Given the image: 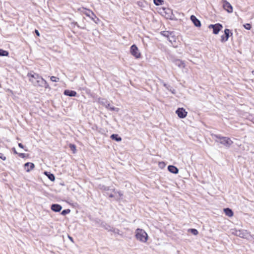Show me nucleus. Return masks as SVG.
Segmentation results:
<instances>
[{
	"label": "nucleus",
	"instance_id": "1",
	"mask_svg": "<svg viewBox=\"0 0 254 254\" xmlns=\"http://www.w3.org/2000/svg\"><path fill=\"white\" fill-rule=\"evenodd\" d=\"M27 77L29 78V81L33 86L35 87H43L45 89L50 88L47 81L38 74L31 71L28 73Z\"/></svg>",
	"mask_w": 254,
	"mask_h": 254
},
{
	"label": "nucleus",
	"instance_id": "2",
	"mask_svg": "<svg viewBox=\"0 0 254 254\" xmlns=\"http://www.w3.org/2000/svg\"><path fill=\"white\" fill-rule=\"evenodd\" d=\"M213 136L216 138L215 139L216 142L219 143L226 147H230L233 143V141L228 137L222 136L218 134H214Z\"/></svg>",
	"mask_w": 254,
	"mask_h": 254
},
{
	"label": "nucleus",
	"instance_id": "3",
	"mask_svg": "<svg viewBox=\"0 0 254 254\" xmlns=\"http://www.w3.org/2000/svg\"><path fill=\"white\" fill-rule=\"evenodd\" d=\"M135 237L138 241L142 243H146L148 240L147 234L142 229L137 228L135 230Z\"/></svg>",
	"mask_w": 254,
	"mask_h": 254
},
{
	"label": "nucleus",
	"instance_id": "4",
	"mask_svg": "<svg viewBox=\"0 0 254 254\" xmlns=\"http://www.w3.org/2000/svg\"><path fill=\"white\" fill-rule=\"evenodd\" d=\"M98 102L101 105L104 106L106 108H107L108 110H110V111H113L117 110L118 111V109L116 108L113 106L111 107L110 104L108 101L105 99L99 98Z\"/></svg>",
	"mask_w": 254,
	"mask_h": 254
},
{
	"label": "nucleus",
	"instance_id": "5",
	"mask_svg": "<svg viewBox=\"0 0 254 254\" xmlns=\"http://www.w3.org/2000/svg\"><path fill=\"white\" fill-rule=\"evenodd\" d=\"M130 52L131 54L136 59H139L140 58V53L139 52L138 48L135 45H133L131 46L130 49Z\"/></svg>",
	"mask_w": 254,
	"mask_h": 254
},
{
	"label": "nucleus",
	"instance_id": "6",
	"mask_svg": "<svg viewBox=\"0 0 254 254\" xmlns=\"http://www.w3.org/2000/svg\"><path fill=\"white\" fill-rule=\"evenodd\" d=\"M84 13L88 17H89L92 20H93L96 24L98 23L99 21V18L95 15V14L90 10H86Z\"/></svg>",
	"mask_w": 254,
	"mask_h": 254
},
{
	"label": "nucleus",
	"instance_id": "7",
	"mask_svg": "<svg viewBox=\"0 0 254 254\" xmlns=\"http://www.w3.org/2000/svg\"><path fill=\"white\" fill-rule=\"evenodd\" d=\"M176 114L180 118H185L187 117L188 112L183 108H179L176 111Z\"/></svg>",
	"mask_w": 254,
	"mask_h": 254
},
{
	"label": "nucleus",
	"instance_id": "8",
	"mask_svg": "<svg viewBox=\"0 0 254 254\" xmlns=\"http://www.w3.org/2000/svg\"><path fill=\"white\" fill-rule=\"evenodd\" d=\"M222 2L224 9L228 13H232L233 12V7L231 4L226 0H222Z\"/></svg>",
	"mask_w": 254,
	"mask_h": 254
},
{
	"label": "nucleus",
	"instance_id": "9",
	"mask_svg": "<svg viewBox=\"0 0 254 254\" xmlns=\"http://www.w3.org/2000/svg\"><path fill=\"white\" fill-rule=\"evenodd\" d=\"M34 164L33 163L27 162L24 164V168L26 172H29L34 168Z\"/></svg>",
	"mask_w": 254,
	"mask_h": 254
},
{
	"label": "nucleus",
	"instance_id": "10",
	"mask_svg": "<svg viewBox=\"0 0 254 254\" xmlns=\"http://www.w3.org/2000/svg\"><path fill=\"white\" fill-rule=\"evenodd\" d=\"M190 20L195 26L200 27L201 26L200 21L194 15H191Z\"/></svg>",
	"mask_w": 254,
	"mask_h": 254
},
{
	"label": "nucleus",
	"instance_id": "11",
	"mask_svg": "<svg viewBox=\"0 0 254 254\" xmlns=\"http://www.w3.org/2000/svg\"><path fill=\"white\" fill-rule=\"evenodd\" d=\"M223 26L222 24L219 23L215 24V26H214L213 29V33L214 34H217L222 29Z\"/></svg>",
	"mask_w": 254,
	"mask_h": 254
},
{
	"label": "nucleus",
	"instance_id": "12",
	"mask_svg": "<svg viewBox=\"0 0 254 254\" xmlns=\"http://www.w3.org/2000/svg\"><path fill=\"white\" fill-rule=\"evenodd\" d=\"M62 207L60 204H54L51 206V209L55 212H60L62 210Z\"/></svg>",
	"mask_w": 254,
	"mask_h": 254
},
{
	"label": "nucleus",
	"instance_id": "13",
	"mask_svg": "<svg viewBox=\"0 0 254 254\" xmlns=\"http://www.w3.org/2000/svg\"><path fill=\"white\" fill-rule=\"evenodd\" d=\"M64 94L66 96H68L70 97H75L76 96L77 93L75 91L69 90H65L64 91Z\"/></svg>",
	"mask_w": 254,
	"mask_h": 254
},
{
	"label": "nucleus",
	"instance_id": "14",
	"mask_svg": "<svg viewBox=\"0 0 254 254\" xmlns=\"http://www.w3.org/2000/svg\"><path fill=\"white\" fill-rule=\"evenodd\" d=\"M168 169L169 172L175 174L178 173L179 172L178 169L176 167L173 165H169L168 167Z\"/></svg>",
	"mask_w": 254,
	"mask_h": 254
},
{
	"label": "nucleus",
	"instance_id": "15",
	"mask_svg": "<svg viewBox=\"0 0 254 254\" xmlns=\"http://www.w3.org/2000/svg\"><path fill=\"white\" fill-rule=\"evenodd\" d=\"M175 64L176 65H177L179 67L185 68V67H186V64H185L184 62H183L180 60H175Z\"/></svg>",
	"mask_w": 254,
	"mask_h": 254
},
{
	"label": "nucleus",
	"instance_id": "16",
	"mask_svg": "<svg viewBox=\"0 0 254 254\" xmlns=\"http://www.w3.org/2000/svg\"><path fill=\"white\" fill-rule=\"evenodd\" d=\"M169 41L173 45L175 44L176 42V37L174 36V33L172 32L168 38Z\"/></svg>",
	"mask_w": 254,
	"mask_h": 254
},
{
	"label": "nucleus",
	"instance_id": "17",
	"mask_svg": "<svg viewBox=\"0 0 254 254\" xmlns=\"http://www.w3.org/2000/svg\"><path fill=\"white\" fill-rule=\"evenodd\" d=\"M224 211L225 214L229 217H232L233 216V212L231 209L229 208H224Z\"/></svg>",
	"mask_w": 254,
	"mask_h": 254
},
{
	"label": "nucleus",
	"instance_id": "18",
	"mask_svg": "<svg viewBox=\"0 0 254 254\" xmlns=\"http://www.w3.org/2000/svg\"><path fill=\"white\" fill-rule=\"evenodd\" d=\"M111 138L112 139L115 140L117 141H120L122 140V138L117 134H113L111 135Z\"/></svg>",
	"mask_w": 254,
	"mask_h": 254
},
{
	"label": "nucleus",
	"instance_id": "19",
	"mask_svg": "<svg viewBox=\"0 0 254 254\" xmlns=\"http://www.w3.org/2000/svg\"><path fill=\"white\" fill-rule=\"evenodd\" d=\"M45 174L47 176L48 178L52 181H54L55 179V176L53 174H51L47 172H45Z\"/></svg>",
	"mask_w": 254,
	"mask_h": 254
},
{
	"label": "nucleus",
	"instance_id": "20",
	"mask_svg": "<svg viewBox=\"0 0 254 254\" xmlns=\"http://www.w3.org/2000/svg\"><path fill=\"white\" fill-rule=\"evenodd\" d=\"M8 52L7 51L0 49V56H8Z\"/></svg>",
	"mask_w": 254,
	"mask_h": 254
},
{
	"label": "nucleus",
	"instance_id": "21",
	"mask_svg": "<svg viewBox=\"0 0 254 254\" xmlns=\"http://www.w3.org/2000/svg\"><path fill=\"white\" fill-rule=\"evenodd\" d=\"M172 33L169 31H164L162 32V35L168 38Z\"/></svg>",
	"mask_w": 254,
	"mask_h": 254
},
{
	"label": "nucleus",
	"instance_id": "22",
	"mask_svg": "<svg viewBox=\"0 0 254 254\" xmlns=\"http://www.w3.org/2000/svg\"><path fill=\"white\" fill-rule=\"evenodd\" d=\"M69 146L70 149L72 151L73 153H75L76 151L75 145L74 144H70Z\"/></svg>",
	"mask_w": 254,
	"mask_h": 254
},
{
	"label": "nucleus",
	"instance_id": "23",
	"mask_svg": "<svg viewBox=\"0 0 254 254\" xmlns=\"http://www.w3.org/2000/svg\"><path fill=\"white\" fill-rule=\"evenodd\" d=\"M230 32V31L229 29H226L224 31V33H225V37L226 38V39L227 40H228V38L229 37V33Z\"/></svg>",
	"mask_w": 254,
	"mask_h": 254
},
{
	"label": "nucleus",
	"instance_id": "24",
	"mask_svg": "<svg viewBox=\"0 0 254 254\" xmlns=\"http://www.w3.org/2000/svg\"><path fill=\"white\" fill-rule=\"evenodd\" d=\"M189 231L191 232L194 235H197L198 234V231L195 229H190L189 230Z\"/></svg>",
	"mask_w": 254,
	"mask_h": 254
},
{
	"label": "nucleus",
	"instance_id": "25",
	"mask_svg": "<svg viewBox=\"0 0 254 254\" xmlns=\"http://www.w3.org/2000/svg\"><path fill=\"white\" fill-rule=\"evenodd\" d=\"M161 82L163 84V86L168 90H170V88H172V87L169 85H168L166 83H164L162 80L161 81Z\"/></svg>",
	"mask_w": 254,
	"mask_h": 254
},
{
	"label": "nucleus",
	"instance_id": "26",
	"mask_svg": "<svg viewBox=\"0 0 254 254\" xmlns=\"http://www.w3.org/2000/svg\"><path fill=\"white\" fill-rule=\"evenodd\" d=\"M50 79L53 82H58L59 81V78L54 76H51Z\"/></svg>",
	"mask_w": 254,
	"mask_h": 254
},
{
	"label": "nucleus",
	"instance_id": "27",
	"mask_svg": "<svg viewBox=\"0 0 254 254\" xmlns=\"http://www.w3.org/2000/svg\"><path fill=\"white\" fill-rule=\"evenodd\" d=\"M154 2L156 5H159L162 4L163 0H154Z\"/></svg>",
	"mask_w": 254,
	"mask_h": 254
},
{
	"label": "nucleus",
	"instance_id": "28",
	"mask_svg": "<svg viewBox=\"0 0 254 254\" xmlns=\"http://www.w3.org/2000/svg\"><path fill=\"white\" fill-rule=\"evenodd\" d=\"M69 212H70V210L69 209H64V210L62 211V212L61 213V214L63 215H65L66 214L69 213Z\"/></svg>",
	"mask_w": 254,
	"mask_h": 254
},
{
	"label": "nucleus",
	"instance_id": "29",
	"mask_svg": "<svg viewBox=\"0 0 254 254\" xmlns=\"http://www.w3.org/2000/svg\"><path fill=\"white\" fill-rule=\"evenodd\" d=\"M244 27L247 30H250L251 28V25L249 23H247L244 25Z\"/></svg>",
	"mask_w": 254,
	"mask_h": 254
},
{
	"label": "nucleus",
	"instance_id": "30",
	"mask_svg": "<svg viewBox=\"0 0 254 254\" xmlns=\"http://www.w3.org/2000/svg\"><path fill=\"white\" fill-rule=\"evenodd\" d=\"M18 155L22 158H24L26 156V155L23 153H18Z\"/></svg>",
	"mask_w": 254,
	"mask_h": 254
},
{
	"label": "nucleus",
	"instance_id": "31",
	"mask_svg": "<svg viewBox=\"0 0 254 254\" xmlns=\"http://www.w3.org/2000/svg\"><path fill=\"white\" fill-rule=\"evenodd\" d=\"M228 40L226 39V38L225 37V36L224 35H222L221 36V41L222 42H226Z\"/></svg>",
	"mask_w": 254,
	"mask_h": 254
},
{
	"label": "nucleus",
	"instance_id": "32",
	"mask_svg": "<svg viewBox=\"0 0 254 254\" xmlns=\"http://www.w3.org/2000/svg\"><path fill=\"white\" fill-rule=\"evenodd\" d=\"M111 231H113L114 233H117V234H119V229H111L110 230Z\"/></svg>",
	"mask_w": 254,
	"mask_h": 254
},
{
	"label": "nucleus",
	"instance_id": "33",
	"mask_svg": "<svg viewBox=\"0 0 254 254\" xmlns=\"http://www.w3.org/2000/svg\"><path fill=\"white\" fill-rule=\"evenodd\" d=\"M0 158H1L2 160H6V157L4 156L2 153H0Z\"/></svg>",
	"mask_w": 254,
	"mask_h": 254
},
{
	"label": "nucleus",
	"instance_id": "34",
	"mask_svg": "<svg viewBox=\"0 0 254 254\" xmlns=\"http://www.w3.org/2000/svg\"><path fill=\"white\" fill-rule=\"evenodd\" d=\"M115 193L116 194V196H117V197L119 196H121L123 194L121 193V192H119V191H118V192H116L115 191Z\"/></svg>",
	"mask_w": 254,
	"mask_h": 254
},
{
	"label": "nucleus",
	"instance_id": "35",
	"mask_svg": "<svg viewBox=\"0 0 254 254\" xmlns=\"http://www.w3.org/2000/svg\"><path fill=\"white\" fill-rule=\"evenodd\" d=\"M169 91L174 94H175L176 92L175 90L173 89L172 87L170 88Z\"/></svg>",
	"mask_w": 254,
	"mask_h": 254
},
{
	"label": "nucleus",
	"instance_id": "36",
	"mask_svg": "<svg viewBox=\"0 0 254 254\" xmlns=\"http://www.w3.org/2000/svg\"><path fill=\"white\" fill-rule=\"evenodd\" d=\"M214 26H215V24H214V25L213 24H210V25H209L208 28H210H210L213 29Z\"/></svg>",
	"mask_w": 254,
	"mask_h": 254
},
{
	"label": "nucleus",
	"instance_id": "37",
	"mask_svg": "<svg viewBox=\"0 0 254 254\" xmlns=\"http://www.w3.org/2000/svg\"><path fill=\"white\" fill-rule=\"evenodd\" d=\"M18 146H19V147H20L21 148H24V146H23V145L22 143H18Z\"/></svg>",
	"mask_w": 254,
	"mask_h": 254
},
{
	"label": "nucleus",
	"instance_id": "38",
	"mask_svg": "<svg viewBox=\"0 0 254 254\" xmlns=\"http://www.w3.org/2000/svg\"><path fill=\"white\" fill-rule=\"evenodd\" d=\"M12 150H13V153H14V154H18V153L16 151V149H15V148H12Z\"/></svg>",
	"mask_w": 254,
	"mask_h": 254
},
{
	"label": "nucleus",
	"instance_id": "39",
	"mask_svg": "<svg viewBox=\"0 0 254 254\" xmlns=\"http://www.w3.org/2000/svg\"><path fill=\"white\" fill-rule=\"evenodd\" d=\"M35 32L36 34L38 36H40V33H39V32L38 30H35Z\"/></svg>",
	"mask_w": 254,
	"mask_h": 254
},
{
	"label": "nucleus",
	"instance_id": "40",
	"mask_svg": "<svg viewBox=\"0 0 254 254\" xmlns=\"http://www.w3.org/2000/svg\"><path fill=\"white\" fill-rule=\"evenodd\" d=\"M115 196V195L114 194H109V197L110 198H113V197H114Z\"/></svg>",
	"mask_w": 254,
	"mask_h": 254
},
{
	"label": "nucleus",
	"instance_id": "41",
	"mask_svg": "<svg viewBox=\"0 0 254 254\" xmlns=\"http://www.w3.org/2000/svg\"><path fill=\"white\" fill-rule=\"evenodd\" d=\"M104 187V189H104V190H109V188H108L106 187Z\"/></svg>",
	"mask_w": 254,
	"mask_h": 254
},
{
	"label": "nucleus",
	"instance_id": "42",
	"mask_svg": "<svg viewBox=\"0 0 254 254\" xmlns=\"http://www.w3.org/2000/svg\"><path fill=\"white\" fill-rule=\"evenodd\" d=\"M68 238H69V240H70L71 241L73 242V239L71 237L68 236Z\"/></svg>",
	"mask_w": 254,
	"mask_h": 254
},
{
	"label": "nucleus",
	"instance_id": "43",
	"mask_svg": "<svg viewBox=\"0 0 254 254\" xmlns=\"http://www.w3.org/2000/svg\"><path fill=\"white\" fill-rule=\"evenodd\" d=\"M237 235H238V236H240V237H242V236H241V234H237Z\"/></svg>",
	"mask_w": 254,
	"mask_h": 254
},
{
	"label": "nucleus",
	"instance_id": "44",
	"mask_svg": "<svg viewBox=\"0 0 254 254\" xmlns=\"http://www.w3.org/2000/svg\"><path fill=\"white\" fill-rule=\"evenodd\" d=\"M177 253H178V254H179L180 252H179V251H178V252H177Z\"/></svg>",
	"mask_w": 254,
	"mask_h": 254
}]
</instances>
